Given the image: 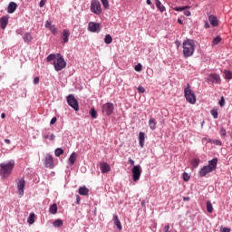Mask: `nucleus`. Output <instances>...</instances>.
<instances>
[{
	"mask_svg": "<svg viewBox=\"0 0 232 232\" xmlns=\"http://www.w3.org/2000/svg\"><path fill=\"white\" fill-rule=\"evenodd\" d=\"M207 82H211L212 84H220L222 80L220 79V75L217 73H210L207 77Z\"/></svg>",
	"mask_w": 232,
	"mask_h": 232,
	"instance_id": "obj_9",
	"label": "nucleus"
},
{
	"mask_svg": "<svg viewBox=\"0 0 232 232\" xmlns=\"http://www.w3.org/2000/svg\"><path fill=\"white\" fill-rule=\"evenodd\" d=\"M224 73V78L227 79V81H231L232 79V72L229 70H224L223 71Z\"/></svg>",
	"mask_w": 232,
	"mask_h": 232,
	"instance_id": "obj_30",
	"label": "nucleus"
},
{
	"mask_svg": "<svg viewBox=\"0 0 232 232\" xmlns=\"http://www.w3.org/2000/svg\"><path fill=\"white\" fill-rule=\"evenodd\" d=\"M44 5H46V0H41L39 3L40 8H43V6H44Z\"/></svg>",
	"mask_w": 232,
	"mask_h": 232,
	"instance_id": "obj_49",
	"label": "nucleus"
},
{
	"mask_svg": "<svg viewBox=\"0 0 232 232\" xmlns=\"http://www.w3.org/2000/svg\"><path fill=\"white\" fill-rule=\"evenodd\" d=\"M183 200H184L185 202H188V201L189 200V197H184V198H183Z\"/></svg>",
	"mask_w": 232,
	"mask_h": 232,
	"instance_id": "obj_56",
	"label": "nucleus"
},
{
	"mask_svg": "<svg viewBox=\"0 0 232 232\" xmlns=\"http://www.w3.org/2000/svg\"><path fill=\"white\" fill-rule=\"evenodd\" d=\"M67 102L71 108H73L75 111H79V102H77V99H75V96L72 94H69L67 96Z\"/></svg>",
	"mask_w": 232,
	"mask_h": 232,
	"instance_id": "obj_8",
	"label": "nucleus"
},
{
	"mask_svg": "<svg viewBox=\"0 0 232 232\" xmlns=\"http://www.w3.org/2000/svg\"><path fill=\"white\" fill-rule=\"evenodd\" d=\"M8 25V16H3L0 18V27L2 30H5L6 26Z\"/></svg>",
	"mask_w": 232,
	"mask_h": 232,
	"instance_id": "obj_21",
	"label": "nucleus"
},
{
	"mask_svg": "<svg viewBox=\"0 0 232 232\" xmlns=\"http://www.w3.org/2000/svg\"><path fill=\"white\" fill-rule=\"evenodd\" d=\"M129 163L130 166H135V160H131V158H129Z\"/></svg>",
	"mask_w": 232,
	"mask_h": 232,
	"instance_id": "obj_53",
	"label": "nucleus"
},
{
	"mask_svg": "<svg viewBox=\"0 0 232 232\" xmlns=\"http://www.w3.org/2000/svg\"><path fill=\"white\" fill-rule=\"evenodd\" d=\"M210 113H211L213 119H218V110H217V109H212V110L210 111Z\"/></svg>",
	"mask_w": 232,
	"mask_h": 232,
	"instance_id": "obj_39",
	"label": "nucleus"
},
{
	"mask_svg": "<svg viewBox=\"0 0 232 232\" xmlns=\"http://www.w3.org/2000/svg\"><path fill=\"white\" fill-rule=\"evenodd\" d=\"M47 63H52V61H55L57 59V56L53 53H51L47 56Z\"/></svg>",
	"mask_w": 232,
	"mask_h": 232,
	"instance_id": "obj_40",
	"label": "nucleus"
},
{
	"mask_svg": "<svg viewBox=\"0 0 232 232\" xmlns=\"http://www.w3.org/2000/svg\"><path fill=\"white\" fill-rule=\"evenodd\" d=\"M213 143L216 144V146H222V141H220V140H216Z\"/></svg>",
	"mask_w": 232,
	"mask_h": 232,
	"instance_id": "obj_48",
	"label": "nucleus"
},
{
	"mask_svg": "<svg viewBox=\"0 0 232 232\" xmlns=\"http://www.w3.org/2000/svg\"><path fill=\"white\" fill-rule=\"evenodd\" d=\"M191 8V6L189 5H184V6H177V7H172V9L175 10V12H183L184 15H186V17H189V15H191V11L189 10Z\"/></svg>",
	"mask_w": 232,
	"mask_h": 232,
	"instance_id": "obj_12",
	"label": "nucleus"
},
{
	"mask_svg": "<svg viewBox=\"0 0 232 232\" xmlns=\"http://www.w3.org/2000/svg\"><path fill=\"white\" fill-rule=\"evenodd\" d=\"M4 140H5V144H10V142H11L10 140H8V139H5Z\"/></svg>",
	"mask_w": 232,
	"mask_h": 232,
	"instance_id": "obj_57",
	"label": "nucleus"
},
{
	"mask_svg": "<svg viewBox=\"0 0 232 232\" xmlns=\"http://www.w3.org/2000/svg\"><path fill=\"white\" fill-rule=\"evenodd\" d=\"M16 34L17 35H23V28L17 29Z\"/></svg>",
	"mask_w": 232,
	"mask_h": 232,
	"instance_id": "obj_52",
	"label": "nucleus"
},
{
	"mask_svg": "<svg viewBox=\"0 0 232 232\" xmlns=\"http://www.w3.org/2000/svg\"><path fill=\"white\" fill-rule=\"evenodd\" d=\"M147 5H151V0H147Z\"/></svg>",
	"mask_w": 232,
	"mask_h": 232,
	"instance_id": "obj_61",
	"label": "nucleus"
},
{
	"mask_svg": "<svg viewBox=\"0 0 232 232\" xmlns=\"http://www.w3.org/2000/svg\"><path fill=\"white\" fill-rule=\"evenodd\" d=\"M141 206H144V202L141 203Z\"/></svg>",
	"mask_w": 232,
	"mask_h": 232,
	"instance_id": "obj_64",
	"label": "nucleus"
},
{
	"mask_svg": "<svg viewBox=\"0 0 232 232\" xmlns=\"http://www.w3.org/2000/svg\"><path fill=\"white\" fill-rule=\"evenodd\" d=\"M221 232H231V229L227 227H224Z\"/></svg>",
	"mask_w": 232,
	"mask_h": 232,
	"instance_id": "obj_54",
	"label": "nucleus"
},
{
	"mask_svg": "<svg viewBox=\"0 0 232 232\" xmlns=\"http://www.w3.org/2000/svg\"><path fill=\"white\" fill-rule=\"evenodd\" d=\"M178 23H179V24H184V22H183L182 19H180V18L178 19Z\"/></svg>",
	"mask_w": 232,
	"mask_h": 232,
	"instance_id": "obj_55",
	"label": "nucleus"
},
{
	"mask_svg": "<svg viewBox=\"0 0 232 232\" xmlns=\"http://www.w3.org/2000/svg\"><path fill=\"white\" fill-rule=\"evenodd\" d=\"M204 125V121L201 123V126H203Z\"/></svg>",
	"mask_w": 232,
	"mask_h": 232,
	"instance_id": "obj_63",
	"label": "nucleus"
},
{
	"mask_svg": "<svg viewBox=\"0 0 232 232\" xmlns=\"http://www.w3.org/2000/svg\"><path fill=\"white\" fill-rule=\"evenodd\" d=\"M104 43H105V44H111V43H113V38L111 37V34L105 35Z\"/></svg>",
	"mask_w": 232,
	"mask_h": 232,
	"instance_id": "obj_34",
	"label": "nucleus"
},
{
	"mask_svg": "<svg viewBox=\"0 0 232 232\" xmlns=\"http://www.w3.org/2000/svg\"><path fill=\"white\" fill-rule=\"evenodd\" d=\"M44 168H49V169H53V156L52 154H47L44 160Z\"/></svg>",
	"mask_w": 232,
	"mask_h": 232,
	"instance_id": "obj_11",
	"label": "nucleus"
},
{
	"mask_svg": "<svg viewBox=\"0 0 232 232\" xmlns=\"http://www.w3.org/2000/svg\"><path fill=\"white\" fill-rule=\"evenodd\" d=\"M218 104L221 108H224V106H226V100L224 99V96L221 97V99L218 102Z\"/></svg>",
	"mask_w": 232,
	"mask_h": 232,
	"instance_id": "obj_44",
	"label": "nucleus"
},
{
	"mask_svg": "<svg viewBox=\"0 0 232 232\" xmlns=\"http://www.w3.org/2000/svg\"><path fill=\"white\" fill-rule=\"evenodd\" d=\"M63 224H64L63 219H56L53 222V227H63Z\"/></svg>",
	"mask_w": 232,
	"mask_h": 232,
	"instance_id": "obj_33",
	"label": "nucleus"
},
{
	"mask_svg": "<svg viewBox=\"0 0 232 232\" xmlns=\"http://www.w3.org/2000/svg\"><path fill=\"white\" fill-rule=\"evenodd\" d=\"M45 28L50 30V32L53 34V35H57V28L55 27V25L52 24V21L47 20L45 22Z\"/></svg>",
	"mask_w": 232,
	"mask_h": 232,
	"instance_id": "obj_14",
	"label": "nucleus"
},
{
	"mask_svg": "<svg viewBox=\"0 0 232 232\" xmlns=\"http://www.w3.org/2000/svg\"><path fill=\"white\" fill-rule=\"evenodd\" d=\"M205 27H206V28H209V23L206 22Z\"/></svg>",
	"mask_w": 232,
	"mask_h": 232,
	"instance_id": "obj_59",
	"label": "nucleus"
},
{
	"mask_svg": "<svg viewBox=\"0 0 232 232\" xmlns=\"http://www.w3.org/2000/svg\"><path fill=\"white\" fill-rule=\"evenodd\" d=\"M64 153V150L62 148H58L54 150L55 157H61Z\"/></svg>",
	"mask_w": 232,
	"mask_h": 232,
	"instance_id": "obj_36",
	"label": "nucleus"
},
{
	"mask_svg": "<svg viewBox=\"0 0 232 232\" xmlns=\"http://www.w3.org/2000/svg\"><path fill=\"white\" fill-rule=\"evenodd\" d=\"M191 178V176H189V174L188 172H183V180L185 182L189 181V179Z\"/></svg>",
	"mask_w": 232,
	"mask_h": 232,
	"instance_id": "obj_43",
	"label": "nucleus"
},
{
	"mask_svg": "<svg viewBox=\"0 0 232 232\" xmlns=\"http://www.w3.org/2000/svg\"><path fill=\"white\" fill-rule=\"evenodd\" d=\"M176 44H177V46H180V42L176 41Z\"/></svg>",
	"mask_w": 232,
	"mask_h": 232,
	"instance_id": "obj_62",
	"label": "nucleus"
},
{
	"mask_svg": "<svg viewBox=\"0 0 232 232\" xmlns=\"http://www.w3.org/2000/svg\"><path fill=\"white\" fill-rule=\"evenodd\" d=\"M131 173H132V180L134 182H137L140 179V175H142V168L140 165H135L131 169Z\"/></svg>",
	"mask_w": 232,
	"mask_h": 232,
	"instance_id": "obj_6",
	"label": "nucleus"
},
{
	"mask_svg": "<svg viewBox=\"0 0 232 232\" xmlns=\"http://www.w3.org/2000/svg\"><path fill=\"white\" fill-rule=\"evenodd\" d=\"M134 69L136 72H142V64L138 63L137 65H135Z\"/></svg>",
	"mask_w": 232,
	"mask_h": 232,
	"instance_id": "obj_45",
	"label": "nucleus"
},
{
	"mask_svg": "<svg viewBox=\"0 0 232 232\" xmlns=\"http://www.w3.org/2000/svg\"><path fill=\"white\" fill-rule=\"evenodd\" d=\"M39 81H40V79H39L38 76L34 77V84H35V85L39 84Z\"/></svg>",
	"mask_w": 232,
	"mask_h": 232,
	"instance_id": "obj_50",
	"label": "nucleus"
},
{
	"mask_svg": "<svg viewBox=\"0 0 232 232\" xmlns=\"http://www.w3.org/2000/svg\"><path fill=\"white\" fill-rule=\"evenodd\" d=\"M100 169L102 173H110V171H111V167L106 162H102L100 163Z\"/></svg>",
	"mask_w": 232,
	"mask_h": 232,
	"instance_id": "obj_16",
	"label": "nucleus"
},
{
	"mask_svg": "<svg viewBox=\"0 0 232 232\" xmlns=\"http://www.w3.org/2000/svg\"><path fill=\"white\" fill-rule=\"evenodd\" d=\"M57 122V118L56 117H53L52 118L51 121H50V125L51 126H53V124H55Z\"/></svg>",
	"mask_w": 232,
	"mask_h": 232,
	"instance_id": "obj_47",
	"label": "nucleus"
},
{
	"mask_svg": "<svg viewBox=\"0 0 232 232\" xmlns=\"http://www.w3.org/2000/svg\"><path fill=\"white\" fill-rule=\"evenodd\" d=\"M155 5H156V8H158V10H160V12H166V6H164L162 5V3L160 2V0H155Z\"/></svg>",
	"mask_w": 232,
	"mask_h": 232,
	"instance_id": "obj_27",
	"label": "nucleus"
},
{
	"mask_svg": "<svg viewBox=\"0 0 232 232\" xmlns=\"http://www.w3.org/2000/svg\"><path fill=\"white\" fill-rule=\"evenodd\" d=\"M32 39H34L32 37V34L30 33H25L24 34V42L26 43L27 44H30V43H32Z\"/></svg>",
	"mask_w": 232,
	"mask_h": 232,
	"instance_id": "obj_28",
	"label": "nucleus"
},
{
	"mask_svg": "<svg viewBox=\"0 0 232 232\" xmlns=\"http://www.w3.org/2000/svg\"><path fill=\"white\" fill-rule=\"evenodd\" d=\"M70 41V31L68 29H64L62 33V43L63 44H66Z\"/></svg>",
	"mask_w": 232,
	"mask_h": 232,
	"instance_id": "obj_15",
	"label": "nucleus"
},
{
	"mask_svg": "<svg viewBox=\"0 0 232 232\" xmlns=\"http://www.w3.org/2000/svg\"><path fill=\"white\" fill-rule=\"evenodd\" d=\"M145 140H146V134H144V132L140 131L139 133V142H140V148H144Z\"/></svg>",
	"mask_w": 232,
	"mask_h": 232,
	"instance_id": "obj_24",
	"label": "nucleus"
},
{
	"mask_svg": "<svg viewBox=\"0 0 232 232\" xmlns=\"http://www.w3.org/2000/svg\"><path fill=\"white\" fill-rule=\"evenodd\" d=\"M91 12H92V14H96V15H101V14H102V8L101 7V2H99V0L92 1Z\"/></svg>",
	"mask_w": 232,
	"mask_h": 232,
	"instance_id": "obj_7",
	"label": "nucleus"
},
{
	"mask_svg": "<svg viewBox=\"0 0 232 232\" xmlns=\"http://www.w3.org/2000/svg\"><path fill=\"white\" fill-rule=\"evenodd\" d=\"M5 117H6V114H5V112H3V113L1 114V118H2V119H5Z\"/></svg>",
	"mask_w": 232,
	"mask_h": 232,
	"instance_id": "obj_58",
	"label": "nucleus"
},
{
	"mask_svg": "<svg viewBox=\"0 0 232 232\" xmlns=\"http://www.w3.org/2000/svg\"><path fill=\"white\" fill-rule=\"evenodd\" d=\"M198 164H200V159H193L191 161L192 168H198Z\"/></svg>",
	"mask_w": 232,
	"mask_h": 232,
	"instance_id": "obj_35",
	"label": "nucleus"
},
{
	"mask_svg": "<svg viewBox=\"0 0 232 232\" xmlns=\"http://www.w3.org/2000/svg\"><path fill=\"white\" fill-rule=\"evenodd\" d=\"M184 95L187 102H189V104H195V102H197V96H195V92L191 90V85L189 83L184 88Z\"/></svg>",
	"mask_w": 232,
	"mask_h": 232,
	"instance_id": "obj_3",
	"label": "nucleus"
},
{
	"mask_svg": "<svg viewBox=\"0 0 232 232\" xmlns=\"http://www.w3.org/2000/svg\"><path fill=\"white\" fill-rule=\"evenodd\" d=\"M218 163V159L214 158L211 160L208 161V164L207 165L212 171H215L217 169V164Z\"/></svg>",
	"mask_w": 232,
	"mask_h": 232,
	"instance_id": "obj_18",
	"label": "nucleus"
},
{
	"mask_svg": "<svg viewBox=\"0 0 232 232\" xmlns=\"http://www.w3.org/2000/svg\"><path fill=\"white\" fill-rule=\"evenodd\" d=\"M149 126H150V130H156V128H157V121H155L154 118H150L149 120Z\"/></svg>",
	"mask_w": 232,
	"mask_h": 232,
	"instance_id": "obj_29",
	"label": "nucleus"
},
{
	"mask_svg": "<svg viewBox=\"0 0 232 232\" xmlns=\"http://www.w3.org/2000/svg\"><path fill=\"white\" fill-rule=\"evenodd\" d=\"M101 3L105 10L110 8V2L108 0H101Z\"/></svg>",
	"mask_w": 232,
	"mask_h": 232,
	"instance_id": "obj_37",
	"label": "nucleus"
},
{
	"mask_svg": "<svg viewBox=\"0 0 232 232\" xmlns=\"http://www.w3.org/2000/svg\"><path fill=\"white\" fill-rule=\"evenodd\" d=\"M43 137L44 139H49V140H55V135L53 133L46 132L45 130H43Z\"/></svg>",
	"mask_w": 232,
	"mask_h": 232,
	"instance_id": "obj_22",
	"label": "nucleus"
},
{
	"mask_svg": "<svg viewBox=\"0 0 232 232\" xmlns=\"http://www.w3.org/2000/svg\"><path fill=\"white\" fill-rule=\"evenodd\" d=\"M113 223L119 229V231L122 230V224L121 223V219H119V216L117 214L113 215Z\"/></svg>",
	"mask_w": 232,
	"mask_h": 232,
	"instance_id": "obj_19",
	"label": "nucleus"
},
{
	"mask_svg": "<svg viewBox=\"0 0 232 232\" xmlns=\"http://www.w3.org/2000/svg\"><path fill=\"white\" fill-rule=\"evenodd\" d=\"M115 111V105L112 102H106L102 106V113L110 117Z\"/></svg>",
	"mask_w": 232,
	"mask_h": 232,
	"instance_id": "obj_5",
	"label": "nucleus"
},
{
	"mask_svg": "<svg viewBox=\"0 0 232 232\" xmlns=\"http://www.w3.org/2000/svg\"><path fill=\"white\" fill-rule=\"evenodd\" d=\"M220 41H222V38L220 36L215 37L212 41V46H217V44H218Z\"/></svg>",
	"mask_w": 232,
	"mask_h": 232,
	"instance_id": "obj_38",
	"label": "nucleus"
},
{
	"mask_svg": "<svg viewBox=\"0 0 232 232\" xmlns=\"http://www.w3.org/2000/svg\"><path fill=\"white\" fill-rule=\"evenodd\" d=\"M27 222L28 224H30V226H32V224H34L35 222V213H31L27 218Z\"/></svg>",
	"mask_w": 232,
	"mask_h": 232,
	"instance_id": "obj_32",
	"label": "nucleus"
},
{
	"mask_svg": "<svg viewBox=\"0 0 232 232\" xmlns=\"http://www.w3.org/2000/svg\"><path fill=\"white\" fill-rule=\"evenodd\" d=\"M207 211L208 213H211L213 211V204H211L210 201L207 202Z\"/></svg>",
	"mask_w": 232,
	"mask_h": 232,
	"instance_id": "obj_42",
	"label": "nucleus"
},
{
	"mask_svg": "<svg viewBox=\"0 0 232 232\" xmlns=\"http://www.w3.org/2000/svg\"><path fill=\"white\" fill-rule=\"evenodd\" d=\"M24 186H26V181L23 178L16 180V188L20 197H23V195H24Z\"/></svg>",
	"mask_w": 232,
	"mask_h": 232,
	"instance_id": "obj_10",
	"label": "nucleus"
},
{
	"mask_svg": "<svg viewBox=\"0 0 232 232\" xmlns=\"http://www.w3.org/2000/svg\"><path fill=\"white\" fill-rule=\"evenodd\" d=\"M212 169L208 168V165L203 166V168L200 169L198 175L199 177H206V175L212 173Z\"/></svg>",
	"mask_w": 232,
	"mask_h": 232,
	"instance_id": "obj_17",
	"label": "nucleus"
},
{
	"mask_svg": "<svg viewBox=\"0 0 232 232\" xmlns=\"http://www.w3.org/2000/svg\"><path fill=\"white\" fill-rule=\"evenodd\" d=\"M221 135H226V130H221Z\"/></svg>",
	"mask_w": 232,
	"mask_h": 232,
	"instance_id": "obj_60",
	"label": "nucleus"
},
{
	"mask_svg": "<svg viewBox=\"0 0 232 232\" xmlns=\"http://www.w3.org/2000/svg\"><path fill=\"white\" fill-rule=\"evenodd\" d=\"M75 204H81V196H79V195H77L76 196V202H75Z\"/></svg>",
	"mask_w": 232,
	"mask_h": 232,
	"instance_id": "obj_51",
	"label": "nucleus"
},
{
	"mask_svg": "<svg viewBox=\"0 0 232 232\" xmlns=\"http://www.w3.org/2000/svg\"><path fill=\"white\" fill-rule=\"evenodd\" d=\"M183 56L185 59L188 57H191L193 53H195V40L193 39H187L183 42Z\"/></svg>",
	"mask_w": 232,
	"mask_h": 232,
	"instance_id": "obj_2",
	"label": "nucleus"
},
{
	"mask_svg": "<svg viewBox=\"0 0 232 232\" xmlns=\"http://www.w3.org/2000/svg\"><path fill=\"white\" fill-rule=\"evenodd\" d=\"M89 32H92L93 34H99L101 32V24L95 22H90L88 24Z\"/></svg>",
	"mask_w": 232,
	"mask_h": 232,
	"instance_id": "obj_13",
	"label": "nucleus"
},
{
	"mask_svg": "<svg viewBox=\"0 0 232 232\" xmlns=\"http://www.w3.org/2000/svg\"><path fill=\"white\" fill-rule=\"evenodd\" d=\"M14 168H15V160H14L0 163V177L2 179H8L12 175V171H14Z\"/></svg>",
	"mask_w": 232,
	"mask_h": 232,
	"instance_id": "obj_1",
	"label": "nucleus"
},
{
	"mask_svg": "<svg viewBox=\"0 0 232 232\" xmlns=\"http://www.w3.org/2000/svg\"><path fill=\"white\" fill-rule=\"evenodd\" d=\"M79 195H82V197H86L88 193H90V189L86 187H80L78 190Z\"/></svg>",
	"mask_w": 232,
	"mask_h": 232,
	"instance_id": "obj_26",
	"label": "nucleus"
},
{
	"mask_svg": "<svg viewBox=\"0 0 232 232\" xmlns=\"http://www.w3.org/2000/svg\"><path fill=\"white\" fill-rule=\"evenodd\" d=\"M137 90H138L139 93H144L146 92V89H144V87H142V86H139L137 88Z\"/></svg>",
	"mask_w": 232,
	"mask_h": 232,
	"instance_id": "obj_46",
	"label": "nucleus"
},
{
	"mask_svg": "<svg viewBox=\"0 0 232 232\" xmlns=\"http://www.w3.org/2000/svg\"><path fill=\"white\" fill-rule=\"evenodd\" d=\"M49 212L51 213V215H57V204L56 203L50 206Z\"/></svg>",
	"mask_w": 232,
	"mask_h": 232,
	"instance_id": "obj_31",
	"label": "nucleus"
},
{
	"mask_svg": "<svg viewBox=\"0 0 232 232\" xmlns=\"http://www.w3.org/2000/svg\"><path fill=\"white\" fill-rule=\"evenodd\" d=\"M208 20L212 26H218V18L217 16L211 14L208 16Z\"/></svg>",
	"mask_w": 232,
	"mask_h": 232,
	"instance_id": "obj_23",
	"label": "nucleus"
},
{
	"mask_svg": "<svg viewBox=\"0 0 232 232\" xmlns=\"http://www.w3.org/2000/svg\"><path fill=\"white\" fill-rule=\"evenodd\" d=\"M17 10V4L15 2L9 3L7 6V14H14Z\"/></svg>",
	"mask_w": 232,
	"mask_h": 232,
	"instance_id": "obj_20",
	"label": "nucleus"
},
{
	"mask_svg": "<svg viewBox=\"0 0 232 232\" xmlns=\"http://www.w3.org/2000/svg\"><path fill=\"white\" fill-rule=\"evenodd\" d=\"M75 160H77V153L72 152L68 160L69 166H73L75 164Z\"/></svg>",
	"mask_w": 232,
	"mask_h": 232,
	"instance_id": "obj_25",
	"label": "nucleus"
},
{
	"mask_svg": "<svg viewBox=\"0 0 232 232\" xmlns=\"http://www.w3.org/2000/svg\"><path fill=\"white\" fill-rule=\"evenodd\" d=\"M55 72H61L66 68V61H64V57L61 55V53L57 54V58L53 62Z\"/></svg>",
	"mask_w": 232,
	"mask_h": 232,
	"instance_id": "obj_4",
	"label": "nucleus"
},
{
	"mask_svg": "<svg viewBox=\"0 0 232 232\" xmlns=\"http://www.w3.org/2000/svg\"><path fill=\"white\" fill-rule=\"evenodd\" d=\"M90 115L92 119H97V111L95 108L91 109Z\"/></svg>",
	"mask_w": 232,
	"mask_h": 232,
	"instance_id": "obj_41",
	"label": "nucleus"
}]
</instances>
